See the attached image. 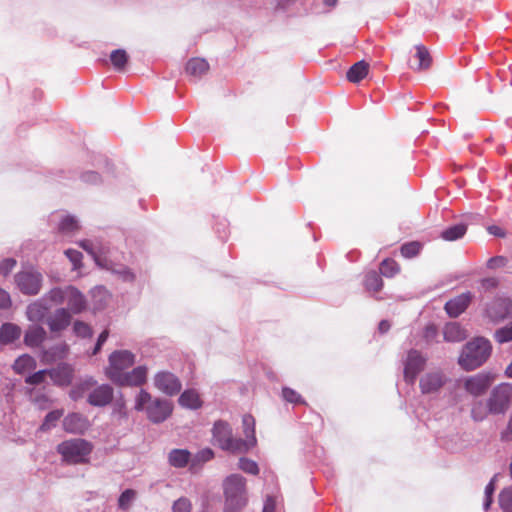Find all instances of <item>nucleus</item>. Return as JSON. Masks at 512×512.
Wrapping results in <instances>:
<instances>
[{
    "instance_id": "1",
    "label": "nucleus",
    "mask_w": 512,
    "mask_h": 512,
    "mask_svg": "<svg viewBox=\"0 0 512 512\" xmlns=\"http://www.w3.org/2000/svg\"><path fill=\"white\" fill-rule=\"evenodd\" d=\"M114 390L109 384H98L97 381L88 377L81 381L70 392L73 400L86 396L87 402L94 407H104L111 403Z\"/></svg>"
},
{
    "instance_id": "2",
    "label": "nucleus",
    "mask_w": 512,
    "mask_h": 512,
    "mask_svg": "<svg viewBox=\"0 0 512 512\" xmlns=\"http://www.w3.org/2000/svg\"><path fill=\"white\" fill-rule=\"evenodd\" d=\"M212 438L215 445L232 454H244L255 446L254 439L243 440L235 438L232 427L223 420H218L214 423Z\"/></svg>"
},
{
    "instance_id": "3",
    "label": "nucleus",
    "mask_w": 512,
    "mask_h": 512,
    "mask_svg": "<svg viewBox=\"0 0 512 512\" xmlns=\"http://www.w3.org/2000/svg\"><path fill=\"white\" fill-rule=\"evenodd\" d=\"M224 512H241L247 504L246 479L240 474H231L223 480Z\"/></svg>"
},
{
    "instance_id": "4",
    "label": "nucleus",
    "mask_w": 512,
    "mask_h": 512,
    "mask_svg": "<svg viewBox=\"0 0 512 512\" xmlns=\"http://www.w3.org/2000/svg\"><path fill=\"white\" fill-rule=\"evenodd\" d=\"M134 409L146 412L151 422L162 423L171 415L173 407L170 401L153 398L149 392L141 389L135 397Z\"/></svg>"
},
{
    "instance_id": "5",
    "label": "nucleus",
    "mask_w": 512,
    "mask_h": 512,
    "mask_svg": "<svg viewBox=\"0 0 512 512\" xmlns=\"http://www.w3.org/2000/svg\"><path fill=\"white\" fill-rule=\"evenodd\" d=\"M491 350V344L487 339L477 337L463 347L459 364L467 371L474 370L487 361Z\"/></svg>"
},
{
    "instance_id": "6",
    "label": "nucleus",
    "mask_w": 512,
    "mask_h": 512,
    "mask_svg": "<svg viewBox=\"0 0 512 512\" xmlns=\"http://www.w3.org/2000/svg\"><path fill=\"white\" fill-rule=\"evenodd\" d=\"M92 450V443L82 438L69 439L57 446V452L68 464L87 463Z\"/></svg>"
},
{
    "instance_id": "7",
    "label": "nucleus",
    "mask_w": 512,
    "mask_h": 512,
    "mask_svg": "<svg viewBox=\"0 0 512 512\" xmlns=\"http://www.w3.org/2000/svg\"><path fill=\"white\" fill-rule=\"evenodd\" d=\"M486 401L490 414L504 415L512 403V384L501 383L495 386Z\"/></svg>"
},
{
    "instance_id": "8",
    "label": "nucleus",
    "mask_w": 512,
    "mask_h": 512,
    "mask_svg": "<svg viewBox=\"0 0 512 512\" xmlns=\"http://www.w3.org/2000/svg\"><path fill=\"white\" fill-rule=\"evenodd\" d=\"M108 361L105 374L115 384L125 370L134 365L136 356L129 350H116L110 354Z\"/></svg>"
},
{
    "instance_id": "9",
    "label": "nucleus",
    "mask_w": 512,
    "mask_h": 512,
    "mask_svg": "<svg viewBox=\"0 0 512 512\" xmlns=\"http://www.w3.org/2000/svg\"><path fill=\"white\" fill-rule=\"evenodd\" d=\"M14 279L17 288L25 295H37L43 284V275L33 267L19 271Z\"/></svg>"
},
{
    "instance_id": "10",
    "label": "nucleus",
    "mask_w": 512,
    "mask_h": 512,
    "mask_svg": "<svg viewBox=\"0 0 512 512\" xmlns=\"http://www.w3.org/2000/svg\"><path fill=\"white\" fill-rule=\"evenodd\" d=\"M495 378V373L489 371L480 372L465 379L464 388L473 396H481L488 390Z\"/></svg>"
},
{
    "instance_id": "11",
    "label": "nucleus",
    "mask_w": 512,
    "mask_h": 512,
    "mask_svg": "<svg viewBox=\"0 0 512 512\" xmlns=\"http://www.w3.org/2000/svg\"><path fill=\"white\" fill-rule=\"evenodd\" d=\"M154 386L162 393L173 396L180 392L182 388L179 378L169 371H159L153 378Z\"/></svg>"
},
{
    "instance_id": "12",
    "label": "nucleus",
    "mask_w": 512,
    "mask_h": 512,
    "mask_svg": "<svg viewBox=\"0 0 512 512\" xmlns=\"http://www.w3.org/2000/svg\"><path fill=\"white\" fill-rule=\"evenodd\" d=\"M426 359L417 350H410L404 362V379L413 384L417 375L424 369Z\"/></svg>"
},
{
    "instance_id": "13",
    "label": "nucleus",
    "mask_w": 512,
    "mask_h": 512,
    "mask_svg": "<svg viewBox=\"0 0 512 512\" xmlns=\"http://www.w3.org/2000/svg\"><path fill=\"white\" fill-rule=\"evenodd\" d=\"M446 376L439 371H432L424 374L419 381L422 394L438 393L446 383Z\"/></svg>"
},
{
    "instance_id": "14",
    "label": "nucleus",
    "mask_w": 512,
    "mask_h": 512,
    "mask_svg": "<svg viewBox=\"0 0 512 512\" xmlns=\"http://www.w3.org/2000/svg\"><path fill=\"white\" fill-rule=\"evenodd\" d=\"M148 368L145 365H140L133 368L129 372H125L115 383L118 386L138 387L142 386L147 381Z\"/></svg>"
},
{
    "instance_id": "15",
    "label": "nucleus",
    "mask_w": 512,
    "mask_h": 512,
    "mask_svg": "<svg viewBox=\"0 0 512 512\" xmlns=\"http://www.w3.org/2000/svg\"><path fill=\"white\" fill-rule=\"evenodd\" d=\"M89 427L88 418L79 413L68 414L63 420V429L71 434H84Z\"/></svg>"
},
{
    "instance_id": "16",
    "label": "nucleus",
    "mask_w": 512,
    "mask_h": 512,
    "mask_svg": "<svg viewBox=\"0 0 512 512\" xmlns=\"http://www.w3.org/2000/svg\"><path fill=\"white\" fill-rule=\"evenodd\" d=\"M512 310V301L508 298H497L494 302L487 308L488 317L494 321L498 322L511 314Z\"/></svg>"
},
{
    "instance_id": "17",
    "label": "nucleus",
    "mask_w": 512,
    "mask_h": 512,
    "mask_svg": "<svg viewBox=\"0 0 512 512\" xmlns=\"http://www.w3.org/2000/svg\"><path fill=\"white\" fill-rule=\"evenodd\" d=\"M472 298L471 292L462 293L446 302L445 311L450 317L456 318L467 309Z\"/></svg>"
},
{
    "instance_id": "18",
    "label": "nucleus",
    "mask_w": 512,
    "mask_h": 512,
    "mask_svg": "<svg viewBox=\"0 0 512 512\" xmlns=\"http://www.w3.org/2000/svg\"><path fill=\"white\" fill-rule=\"evenodd\" d=\"M80 246L92 256L99 267L109 268L106 249L102 244L91 240H83L80 242Z\"/></svg>"
},
{
    "instance_id": "19",
    "label": "nucleus",
    "mask_w": 512,
    "mask_h": 512,
    "mask_svg": "<svg viewBox=\"0 0 512 512\" xmlns=\"http://www.w3.org/2000/svg\"><path fill=\"white\" fill-rule=\"evenodd\" d=\"M71 315L68 309L58 308L47 318V325L52 332H59L69 326Z\"/></svg>"
},
{
    "instance_id": "20",
    "label": "nucleus",
    "mask_w": 512,
    "mask_h": 512,
    "mask_svg": "<svg viewBox=\"0 0 512 512\" xmlns=\"http://www.w3.org/2000/svg\"><path fill=\"white\" fill-rule=\"evenodd\" d=\"M65 301L68 305V310L72 313H80L86 307V300L83 294L73 286L66 287Z\"/></svg>"
},
{
    "instance_id": "21",
    "label": "nucleus",
    "mask_w": 512,
    "mask_h": 512,
    "mask_svg": "<svg viewBox=\"0 0 512 512\" xmlns=\"http://www.w3.org/2000/svg\"><path fill=\"white\" fill-rule=\"evenodd\" d=\"M46 338V331L39 325H30L24 335L26 346L35 348L40 346Z\"/></svg>"
},
{
    "instance_id": "22",
    "label": "nucleus",
    "mask_w": 512,
    "mask_h": 512,
    "mask_svg": "<svg viewBox=\"0 0 512 512\" xmlns=\"http://www.w3.org/2000/svg\"><path fill=\"white\" fill-rule=\"evenodd\" d=\"M49 310L50 305H47L41 298L27 306L26 316L31 322H40L45 318Z\"/></svg>"
},
{
    "instance_id": "23",
    "label": "nucleus",
    "mask_w": 512,
    "mask_h": 512,
    "mask_svg": "<svg viewBox=\"0 0 512 512\" xmlns=\"http://www.w3.org/2000/svg\"><path fill=\"white\" fill-rule=\"evenodd\" d=\"M443 337L447 342H460L466 339L467 333L457 322H449L443 328Z\"/></svg>"
},
{
    "instance_id": "24",
    "label": "nucleus",
    "mask_w": 512,
    "mask_h": 512,
    "mask_svg": "<svg viewBox=\"0 0 512 512\" xmlns=\"http://www.w3.org/2000/svg\"><path fill=\"white\" fill-rule=\"evenodd\" d=\"M21 328L13 323H4L0 327V344L7 345L18 340L21 336Z\"/></svg>"
},
{
    "instance_id": "25",
    "label": "nucleus",
    "mask_w": 512,
    "mask_h": 512,
    "mask_svg": "<svg viewBox=\"0 0 512 512\" xmlns=\"http://www.w3.org/2000/svg\"><path fill=\"white\" fill-rule=\"evenodd\" d=\"M415 49V58L417 59V63L411 64L410 67L415 71H423L428 69L432 63V58L429 51L423 45H417Z\"/></svg>"
},
{
    "instance_id": "26",
    "label": "nucleus",
    "mask_w": 512,
    "mask_h": 512,
    "mask_svg": "<svg viewBox=\"0 0 512 512\" xmlns=\"http://www.w3.org/2000/svg\"><path fill=\"white\" fill-rule=\"evenodd\" d=\"M49 377L58 385H68L72 379V370L67 365L58 366L49 370Z\"/></svg>"
},
{
    "instance_id": "27",
    "label": "nucleus",
    "mask_w": 512,
    "mask_h": 512,
    "mask_svg": "<svg viewBox=\"0 0 512 512\" xmlns=\"http://www.w3.org/2000/svg\"><path fill=\"white\" fill-rule=\"evenodd\" d=\"M191 454L186 449H173L168 453V462L175 468H183L190 461Z\"/></svg>"
},
{
    "instance_id": "28",
    "label": "nucleus",
    "mask_w": 512,
    "mask_h": 512,
    "mask_svg": "<svg viewBox=\"0 0 512 512\" xmlns=\"http://www.w3.org/2000/svg\"><path fill=\"white\" fill-rule=\"evenodd\" d=\"M369 64L364 60L358 61L347 71V79L352 83H358L368 74Z\"/></svg>"
},
{
    "instance_id": "29",
    "label": "nucleus",
    "mask_w": 512,
    "mask_h": 512,
    "mask_svg": "<svg viewBox=\"0 0 512 512\" xmlns=\"http://www.w3.org/2000/svg\"><path fill=\"white\" fill-rule=\"evenodd\" d=\"M179 404L182 407L189 409H198L201 407L202 402L199 394L193 389L185 390L179 397Z\"/></svg>"
},
{
    "instance_id": "30",
    "label": "nucleus",
    "mask_w": 512,
    "mask_h": 512,
    "mask_svg": "<svg viewBox=\"0 0 512 512\" xmlns=\"http://www.w3.org/2000/svg\"><path fill=\"white\" fill-rule=\"evenodd\" d=\"M209 70V64L205 59L193 58L186 65V72L194 77H201Z\"/></svg>"
},
{
    "instance_id": "31",
    "label": "nucleus",
    "mask_w": 512,
    "mask_h": 512,
    "mask_svg": "<svg viewBox=\"0 0 512 512\" xmlns=\"http://www.w3.org/2000/svg\"><path fill=\"white\" fill-rule=\"evenodd\" d=\"M65 296H66V287L65 288H59L55 287L49 290L47 293H45L42 297L43 301L50 305V308L52 306L60 305L65 302Z\"/></svg>"
},
{
    "instance_id": "32",
    "label": "nucleus",
    "mask_w": 512,
    "mask_h": 512,
    "mask_svg": "<svg viewBox=\"0 0 512 512\" xmlns=\"http://www.w3.org/2000/svg\"><path fill=\"white\" fill-rule=\"evenodd\" d=\"M79 228V221L76 217L71 215L63 216L58 225L59 231L66 235L74 234L79 230Z\"/></svg>"
},
{
    "instance_id": "33",
    "label": "nucleus",
    "mask_w": 512,
    "mask_h": 512,
    "mask_svg": "<svg viewBox=\"0 0 512 512\" xmlns=\"http://www.w3.org/2000/svg\"><path fill=\"white\" fill-rule=\"evenodd\" d=\"M108 263L109 268L106 269L118 275L124 282H133L135 280V274L130 268L123 265H116L110 259H108Z\"/></svg>"
},
{
    "instance_id": "34",
    "label": "nucleus",
    "mask_w": 512,
    "mask_h": 512,
    "mask_svg": "<svg viewBox=\"0 0 512 512\" xmlns=\"http://www.w3.org/2000/svg\"><path fill=\"white\" fill-rule=\"evenodd\" d=\"M36 366V361L30 355L24 354L16 359L13 369L18 374H23Z\"/></svg>"
},
{
    "instance_id": "35",
    "label": "nucleus",
    "mask_w": 512,
    "mask_h": 512,
    "mask_svg": "<svg viewBox=\"0 0 512 512\" xmlns=\"http://www.w3.org/2000/svg\"><path fill=\"white\" fill-rule=\"evenodd\" d=\"M467 231L465 224H456L443 230L441 237L446 241H455L462 238Z\"/></svg>"
},
{
    "instance_id": "36",
    "label": "nucleus",
    "mask_w": 512,
    "mask_h": 512,
    "mask_svg": "<svg viewBox=\"0 0 512 512\" xmlns=\"http://www.w3.org/2000/svg\"><path fill=\"white\" fill-rule=\"evenodd\" d=\"M364 285L367 290L378 292L381 290L383 281L375 271L368 272L365 276Z\"/></svg>"
},
{
    "instance_id": "37",
    "label": "nucleus",
    "mask_w": 512,
    "mask_h": 512,
    "mask_svg": "<svg viewBox=\"0 0 512 512\" xmlns=\"http://www.w3.org/2000/svg\"><path fill=\"white\" fill-rule=\"evenodd\" d=\"M490 414L487 408V402L484 404L482 401H477L473 404L471 408V418L475 422L484 421L487 416Z\"/></svg>"
},
{
    "instance_id": "38",
    "label": "nucleus",
    "mask_w": 512,
    "mask_h": 512,
    "mask_svg": "<svg viewBox=\"0 0 512 512\" xmlns=\"http://www.w3.org/2000/svg\"><path fill=\"white\" fill-rule=\"evenodd\" d=\"M110 60L117 70H122L128 61V55L125 50L117 49L111 52Z\"/></svg>"
},
{
    "instance_id": "39",
    "label": "nucleus",
    "mask_w": 512,
    "mask_h": 512,
    "mask_svg": "<svg viewBox=\"0 0 512 512\" xmlns=\"http://www.w3.org/2000/svg\"><path fill=\"white\" fill-rule=\"evenodd\" d=\"M499 505L503 512H512V486H509L500 492Z\"/></svg>"
},
{
    "instance_id": "40",
    "label": "nucleus",
    "mask_w": 512,
    "mask_h": 512,
    "mask_svg": "<svg viewBox=\"0 0 512 512\" xmlns=\"http://www.w3.org/2000/svg\"><path fill=\"white\" fill-rule=\"evenodd\" d=\"M243 423V432L246 436L245 440L254 439L255 443L257 442L255 437V420L251 415H244L242 418Z\"/></svg>"
},
{
    "instance_id": "41",
    "label": "nucleus",
    "mask_w": 512,
    "mask_h": 512,
    "mask_svg": "<svg viewBox=\"0 0 512 512\" xmlns=\"http://www.w3.org/2000/svg\"><path fill=\"white\" fill-rule=\"evenodd\" d=\"M63 416V410H54L49 412L42 423L40 430L47 431L54 427L57 421Z\"/></svg>"
},
{
    "instance_id": "42",
    "label": "nucleus",
    "mask_w": 512,
    "mask_h": 512,
    "mask_svg": "<svg viewBox=\"0 0 512 512\" xmlns=\"http://www.w3.org/2000/svg\"><path fill=\"white\" fill-rule=\"evenodd\" d=\"M238 467L247 474L257 475L259 473L258 464L254 460L245 457L239 459Z\"/></svg>"
},
{
    "instance_id": "43",
    "label": "nucleus",
    "mask_w": 512,
    "mask_h": 512,
    "mask_svg": "<svg viewBox=\"0 0 512 512\" xmlns=\"http://www.w3.org/2000/svg\"><path fill=\"white\" fill-rule=\"evenodd\" d=\"M136 498V492L132 489L123 491L118 499V506L122 510H127Z\"/></svg>"
},
{
    "instance_id": "44",
    "label": "nucleus",
    "mask_w": 512,
    "mask_h": 512,
    "mask_svg": "<svg viewBox=\"0 0 512 512\" xmlns=\"http://www.w3.org/2000/svg\"><path fill=\"white\" fill-rule=\"evenodd\" d=\"M380 271L385 277H393L399 272V265L394 260L386 259L382 261Z\"/></svg>"
},
{
    "instance_id": "45",
    "label": "nucleus",
    "mask_w": 512,
    "mask_h": 512,
    "mask_svg": "<svg viewBox=\"0 0 512 512\" xmlns=\"http://www.w3.org/2000/svg\"><path fill=\"white\" fill-rule=\"evenodd\" d=\"M494 336L500 344L512 341V322L496 330Z\"/></svg>"
},
{
    "instance_id": "46",
    "label": "nucleus",
    "mask_w": 512,
    "mask_h": 512,
    "mask_svg": "<svg viewBox=\"0 0 512 512\" xmlns=\"http://www.w3.org/2000/svg\"><path fill=\"white\" fill-rule=\"evenodd\" d=\"M49 376V370L44 369L35 372L32 375H29L25 382L30 385H40L45 382L46 378Z\"/></svg>"
},
{
    "instance_id": "47",
    "label": "nucleus",
    "mask_w": 512,
    "mask_h": 512,
    "mask_svg": "<svg viewBox=\"0 0 512 512\" xmlns=\"http://www.w3.org/2000/svg\"><path fill=\"white\" fill-rule=\"evenodd\" d=\"M172 510L173 512H191L192 503L188 498L181 497L173 503Z\"/></svg>"
},
{
    "instance_id": "48",
    "label": "nucleus",
    "mask_w": 512,
    "mask_h": 512,
    "mask_svg": "<svg viewBox=\"0 0 512 512\" xmlns=\"http://www.w3.org/2000/svg\"><path fill=\"white\" fill-rule=\"evenodd\" d=\"M496 477L497 475H495L485 487V500L483 503V507L485 510H488L492 504V495L495 490Z\"/></svg>"
},
{
    "instance_id": "49",
    "label": "nucleus",
    "mask_w": 512,
    "mask_h": 512,
    "mask_svg": "<svg viewBox=\"0 0 512 512\" xmlns=\"http://www.w3.org/2000/svg\"><path fill=\"white\" fill-rule=\"evenodd\" d=\"M420 251V245L416 242L406 243L401 247V254L405 258H412Z\"/></svg>"
},
{
    "instance_id": "50",
    "label": "nucleus",
    "mask_w": 512,
    "mask_h": 512,
    "mask_svg": "<svg viewBox=\"0 0 512 512\" xmlns=\"http://www.w3.org/2000/svg\"><path fill=\"white\" fill-rule=\"evenodd\" d=\"M282 396L287 402H290V403H294V404L304 403L301 395L299 393H297L295 390L288 388V387L283 388Z\"/></svg>"
},
{
    "instance_id": "51",
    "label": "nucleus",
    "mask_w": 512,
    "mask_h": 512,
    "mask_svg": "<svg viewBox=\"0 0 512 512\" xmlns=\"http://www.w3.org/2000/svg\"><path fill=\"white\" fill-rule=\"evenodd\" d=\"M73 330L76 335L82 338L89 337L91 335V329L89 325L81 321H76L74 323Z\"/></svg>"
},
{
    "instance_id": "52",
    "label": "nucleus",
    "mask_w": 512,
    "mask_h": 512,
    "mask_svg": "<svg viewBox=\"0 0 512 512\" xmlns=\"http://www.w3.org/2000/svg\"><path fill=\"white\" fill-rule=\"evenodd\" d=\"M66 256L69 258V260L73 264V268L77 269L81 264L82 254L81 252L74 250V249H68L65 251Z\"/></svg>"
},
{
    "instance_id": "53",
    "label": "nucleus",
    "mask_w": 512,
    "mask_h": 512,
    "mask_svg": "<svg viewBox=\"0 0 512 512\" xmlns=\"http://www.w3.org/2000/svg\"><path fill=\"white\" fill-rule=\"evenodd\" d=\"M92 293H93L94 298H96V297L100 298L99 304L97 307L98 308L104 307L106 305L107 299L109 298V295H108L106 289L103 287H97L92 291Z\"/></svg>"
},
{
    "instance_id": "54",
    "label": "nucleus",
    "mask_w": 512,
    "mask_h": 512,
    "mask_svg": "<svg viewBox=\"0 0 512 512\" xmlns=\"http://www.w3.org/2000/svg\"><path fill=\"white\" fill-rule=\"evenodd\" d=\"M16 261L12 258L4 259L0 262V275L7 276L15 267Z\"/></svg>"
},
{
    "instance_id": "55",
    "label": "nucleus",
    "mask_w": 512,
    "mask_h": 512,
    "mask_svg": "<svg viewBox=\"0 0 512 512\" xmlns=\"http://www.w3.org/2000/svg\"><path fill=\"white\" fill-rule=\"evenodd\" d=\"M506 258L503 256L492 257L487 261V267L489 269H497L506 265Z\"/></svg>"
},
{
    "instance_id": "56",
    "label": "nucleus",
    "mask_w": 512,
    "mask_h": 512,
    "mask_svg": "<svg viewBox=\"0 0 512 512\" xmlns=\"http://www.w3.org/2000/svg\"><path fill=\"white\" fill-rule=\"evenodd\" d=\"M438 335L437 327L433 324H429L425 327L423 336L427 342H431L436 339Z\"/></svg>"
},
{
    "instance_id": "57",
    "label": "nucleus",
    "mask_w": 512,
    "mask_h": 512,
    "mask_svg": "<svg viewBox=\"0 0 512 512\" xmlns=\"http://www.w3.org/2000/svg\"><path fill=\"white\" fill-rule=\"evenodd\" d=\"M213 457L214 452L210 448H205L196 454L195 460L197 462H207L211 460Z\"/></svg>"
},
{
    "instance_id": "58",
    "label": "nucleus",
    "mask_w": 512,
    "mask_h": 512,
    "mask_svg": "<svg viewBox=\"0 0 512 512\" xmlns=\"http://www.w3.org/2000/svg\"><path fill=\"white\" fill-rule=\"evenodd\" d=\"M480 284L482 290L490 291L498 286V280L494 277L484 278Z\"/></svg>"
},
{
    "instance_id": "59",
    "label": "nucleus",
    "mask_w": 512,
    "mask_h": 512,
    "mask_svg": "<svg viewBox=\"0 0 512 512\" xmlns=\"http://www.w3.org/2000/svg\"><path fill=\"white\" fill-rule=\"evenodd\" d=\"M11 305L10 295L0 288V309H6Z\"/></svg>"
},
{
    "instance_id": "60",
    "label": "nucleus",
    "mask_w": 512,
    "mask_h": 512,
    "mask_svg": "<svg viewBox=\"0 0 512 512\" xmlns=\"http://www.w3.org/2000/svg\"><path fill=\"white\" fill-rule=\"evenodd\" d=\"M82 178H83V181H85L87 183H91V184H96L100 181L99 174L96 172H93V171L83 174Z\"/></svg>"
},
{
    "instance_id": "61",
    "label": "nucleus",
    "mask_w": 512,
    "mask_h": 512,
    "mask_svg": "<svg viewBox=\"0 0 512 512\" xmlns=\"http://www.w3.org/2000/svg\"><path fill=\"white\" fill-rule=\"evenodd\" d=\"M108 338V331L104 330L98 337L97 343L95 345L93 354H96L102 347V345L105 343V341Z\"/></svg>"
},
{
    "instance_id": "62",
    "label": "nucleus",
    "mask_w": 512,
    "mask_h": 512,
    "mask_svg": "<svg viewBox=\"0 0 512 512\" xmlns=\"http://www.w3.org/2000/svg\"><path fill=\"white\" fill-rule=\"evenodd\" d=\"M263 512H274V502L272 499H267L264 504Z\"/></svg>"
},
{
    "instance_id": "63",
    "label": "nucleus",
    "mask_w": 512,
    "mask_h": 512,
    "mask_svg": "<svg viewBox=\"0 0 512 512\" xmlns=\"http://www.w3.org/2000/svg\"><path fill=\"white\" fill-rule=\"evenodd\" d=\"M488 231L490 234L492 235H495V236H503V232H502V229L498 226H490L488 228Z\"/></svg>"
},
{
    "instance_id": "64",
    "label": "nucleus",
    "mask_w": 512,
    "mask_h": 512,
    "mask_svg": "<svg viewBox=\"0 0 512 512\" xmlns=\"http://www.w3.org/2000/svg\"><path fill=\"white\" fill-rule=\"evenodd\" d=\"M378 328H379V331H380L381 333H385V332H387V331L389 330V328H390V324H389V322H388V321L383 320V321H381V322L379 323V327H378Z\"/></svg>"
}]
</instances>
